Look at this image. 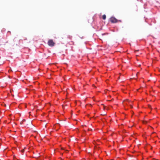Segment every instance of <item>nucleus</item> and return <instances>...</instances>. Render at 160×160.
Instances as JSON below:
<instances>
[{"instance_id":"nucleus-2","label":"nucleus","mask_w":160,"mask_h":160,"mask_svg":"<svg viewBox=\"0 0 160 160\" xmlns=\"http://www.w3.org/2000/svg\"><path fill=\"white\" fill-rule=\"evenodd\" d=\"M131 102H130L129 100H125L123 102V105L125 106L126 104L128 105V104L129 105L130 108H132V107L131 104Z\"/></svg>"},{"instance_id":"nucleus-3","label":"nucleus","mask_w":160,"mask_h":160,"mask_svg":"<svg viewBox=\"0 0 160 160\" xmlns=\"http://www.w3.org/2000/svg\"><path fill=\"white\" fill-rule=\"evenodd\" d=\"M111 21L112 23H116L117 22V20L114 17H112L110 18Z\"/></svg>"},{"instance_id":"nucleus-4","label":"nucleus","mask_w":160,"mask_h":160,"mask_svg":"<svg viewBox=\"0 0 160 160\" xmlns=\"http://www.w3.org/2000/svg\"><path fill=\"white\" fill-rule=\"evenodd\" d=\"M102 18L103 19L105 20L106 18V16L105 15H103L102 16Z\"/></svg>"},{"instance_id":"nucleus-1","label":"nucleus","mask_w":160,"mask_h":160,"mask_svg":"<svg viewBox=\"0 0 160 160\" xmlns=\"http://www.w3.org/2000/svg\"><path fill=\"white\" fill-rule=\"evenodd\" d=\"M48 44L50 47H53L55 45V43L52 40L50 39L48 41Z\"/></svg>"},{"instance_id":"nucleus-5","label":"nucleus","mask_w":160,"mask_h":160,"mask_svg":"<svg viewBox=\"0 0 160 160\" xmlns=\"http://www.w3.org/2000/svg\"><path fill=\"white\" fill-rule=\"evenodd\" d=\"M102 106H103V109H105V107L103 105H102Z\"/></svg>"}]
</instances>
